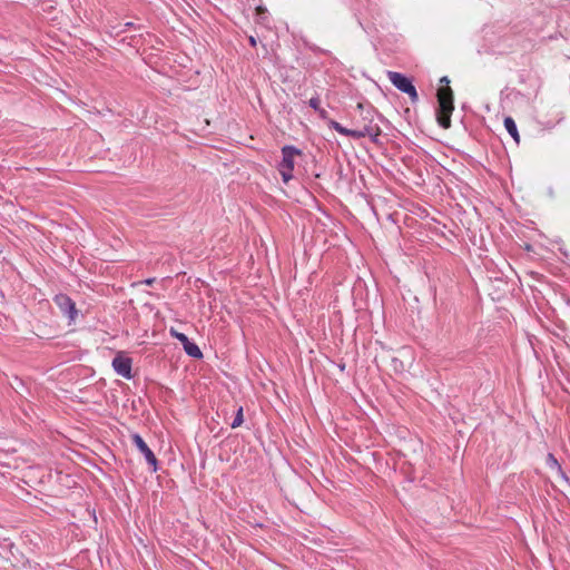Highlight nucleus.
Listing matches in <instances>:
<instances>
[{
	"instance_id": "1",
	"label": "nucleus",
	"mask_w": 570,
	"mask_h": 570,
	"mask_svg": "<svg viewBox=\"0 0 570 570\" xmlns=\"http://www.w3.org/2000/svg\"><path fill=\"white\" fill-rule=\"evenodd\" d=\"M357 109L362 110V116L364 120H367L368 124L364 125L361 128L348 129L343 127L340 122L333 119H328V127L337 131L338 134L351 137L353 139H361L364 137H368L373 142H379V137L382 134V130L379 124L374 122V117L376 116V111L372 107H365L362 102L357 104Z\"/></svg>"
},
{
	"instance_id": "8",
	"label": "nucleus",
	"mask_w": 570,
	"mask_h": 570,
	"mask_svg": "<svg viewBox=\"0 0 570 570\" xmlns=\"http://www.w3.org/2000/svg\"><path fill=\"white\" fill-rule=\"evenodd\" d=\"M547 465L552 469V470H556L558 472V474L564 479L566 481H568V476L566 474V472L562 470L561 465L559 464L558 460L556 459V456L552 454V453H549L547 455Z\"/></svg>"
},
{
	"instance_id": "17",
	"label": "nucleus",
	"mask_w": 570,
	"mask_h": 570,
	"mask_svg": "<svg viewBox=\"0 0 570 570\" xmlns=\"http://www.w3.org/2000/svg\"><path fill=\"white\" fill-rule=\"evenodd\" d=\"M248 42L252 47H256L257 46V40L254 36H249L248 37Z\"/></svg>"
},
{
	"instance_id": "16",
	"label": "nucleus",
	"mask_w": 570,
	"mask_h": 570,
	"mask_svg": "<svg viewBox=\"0 0 570 570\" xmlns=\"http://www.w3.org/2000/svg\"><path fill=\"white\" fill-rule=\"evenodd\" d=\"M360 117H361V119L356 121V122L358 124L357 128H361V127H363L364 125H367V124H368V121H367V120H364V119H363L362 110H360Z\"/></svg>"
},
{
	"instance_id": "2",
	"label": "nucleus",
	"mask_w": 570,
	"mask_h": 570,
	"mask_svg": "<svg viewBox=\"0 0 570 570\" xmlns=\"http://www.w3.org/2000/svg\"><path fill=\"white\" fill-rule=\"evenodd\" d=\"M441 87L436 91L438 108L435 111L438 124L448 129L451 127V115L454 110V95L449 86L450 79L443 76L440 79Z\"/></svg>"
},
{
	"instance_id": "13",
	"label": "nucleus",
	"mask_w": 570,
	"mask_h": 570,
	"mask_svg": "<svg viewBox=\"0 0 570 570\" xmlns=\"http://www.w3.org/2000/svg\"><path fill=\"white\" fill-rule=\"evenodd\" d=\"M406 95H409V97L413 104L419 101V95H417L416 88L414 86H412L411 89L409 91H406Z\"/></svg>"
},
{
	"instance_id": "12",
	"label": "nucleus",
	"mask_w": 570,
	"mask_h": 570,
	"mask_svg": "<svg viewBox=\"0 0 570 570\" xmlns=\"http://www.w3.org/2000/svg\"><path fill=\"white\" fill-rule=\"evenodd\" d=\"M170 333H171V335H173L175 338H177L181 344L187 343V341L189 340V338L187 337V335H185L184 333H179V332L175 331L174 328H171V330H170Z\"/></svg>"
},
{
	"instance_id": "14",
	"label": "nucleus",
	"mask_w": 570,
	"mask_h": 570,
	"mask_svg": "<svg viewBox=\"0 0 570 570\" xmlns=\"http://www.w3.org/2000/svg\"><path fill=\"white\" fill-rule=\"evenodd\" d=\"M321 101H320V98L318 97H312L309 100H308V106L311 108H313L314 110H318L321 108L320 106Z\"/></svg>"
},
{
	"instance_id": "7",
	"label": "nucleus",
	"mask_w": 570,
	"mask_h": 570,
	"mask_svg": "<svg viewBox=\"0 0 570 570\" xmlns=\"http://www.w3.org/2000/svg\"><path fill=\"white\" fill-rule=\"evenodd\" d=\"M387 78L396 89L404 94L414 86L412 80L401 72L387 71Z\"/></svg>"
},
{
	"instance_id": "6",
	"label": "nucleus",
	"mask_w": 570,
	"mask_h": 570,
	"mask_svg": "<svg viewBox=\"0 0 570 570\" xmlns=\"http://www.w3.org/2000/svg\"><path fill=\"white\" fill-rule=\"evenodd\" d=\"M132 443L137 446V449L140 451V453L145 456L147 463L153 466V471H157V458L155 456L154 452L149 449L147 443L144 441V439L139 434H132L131 436Z\"/></svg>"
},
{
	"instance_id": "9",
	"label": "nucleus",
	"mask_w": 570,
	"mask_h": 570,
	"mask_svg": "<svg viewBox=\"0 0 570 570\" xmlns=\"http://www.w3.org/2000/svg\"><path fill=\"white\" fill-rule=\"evenodd\" d=\"M504 127H505L507 131L511 135V137L514 139V141L517 144H519L520 136H519V131L517 128V124L512 117L504 118Z\"/></svg>"
},
{
	"instance_id": "15",
	"label": "nucleus",
	"mask_w": 570,
	"mask_h": 570,
	"mask_svg": "<svg viewBox=\"0 0 570 570\" xmlns=\"http://www.w3.org/2000/svg\"><path fill=\"white\" fill-rule=\"evenodd\" d=\"M320 115V117L324 120H328V114L325 109L323 108H320L318 110H316Z\"/></svg>"
},
{
	"instance_id": "3",
	"label": "nucleus",
	"mask_w": 570,
	"mask_h": 570,
	"mask_svg": "<svg viewBox=\"0 0 570 570\" xmlns=\"http://www.w3.org/2000/svg\"><path fill=\"white\" fill-rule=\"evenodd\" d=\"M302 155V150L292 145L282 148V161L278 164V171L284 183H288L293 178L294 158Z\"/></svg>"
},
{
	"instance_id": "20",
	"label": "nucleus",
	"mask_w": 570,
	"mask_h": 570,
	"mask_svg": "<svg viewBox=\"0 0 570 570\" xmlns=\"http://www.w3.org/2000/svg\"><path fill=\"white\" fill-rule=\"evenodd\" d=\"M132 26V22H127L126 23V27H131Z\"/></svg>"
},
{
	"instance_id": "11",
	"label": "nucleus",
	"mask_w": 570,
	"mask_h": 570,
	"mask_svg": "<svg viewBox=\"0 0 570 570\" xmlns=\"http://www.w3.org/2000/svg\"><path fill=\"white\" fill-rule=\"evenodd\" d=\"M244 422V417H243V407H239L236 412V415L230 424V428L232 429H236L238 426H240Z\"/></svg>"
},
{
	"instance_id": "18",
	"label": "nucleus",
	"mask_w": 570,
	"mask_h": 570,
	"mask_svg": "<svg viewBox=\"0 0 570 570\" xmlns=\"http://www.w3.org/2000/svg\"><path fill=\"white\" fill-rule=\"evenodd\" d=\"M156 278L151 277V278H147L145 281H142L141 283L146 284V285H153L155 283Z\"/></svg>"
},
{
	"instance_id": "19",
	"label": "nucleus",
	"mask_w": 570,
	"mask_h": 570,
	"mask_svg": "<svg viewBox=\"0 0 570 570\" xmlns=\"http://www.w3.org/2000/svg\"><path fill=\"white\" fill-rule=\"evenodd\" d=\"M257 13L261 14V13H264L266 12V9L262 8V7H257Z\"/></svg>"
},
{
	"instance_id": "4",
	"label": "nucleus",
	"mask_w": 570,
	"mask_h": 570,
	"mask_svg": "<svg viewBox=\"0 0 570 570\" xmlns=\"http://www.w3.org/2000/svg\"><path fill=\"white\" fill-rule=\"evenodd\" d=\"M55 304L59 307L60 312L69 320L75 322L78 316V309L75 302L67 294H57L53 297Z\"/></svg>"
},
{
	"instance_id": "10",
	"label": "nucleus",
	"mask_w": 570,
	"mask_h": 570,
	"mask_svg": "<svg viewBox=\"0 0 570 570\" xmlns=\"http://www.w3.org/2000/svg\"><path fill=\"white\" fill-rule=\"evenodd\" d=\"M183 346H184V351L186 352V354L188 356H191L194 358H202L203 357V353H202L200 348L194 342H190L188 340L187 343L183 344Z\"/></svg>"
},
{
	"instance_id": "5",
	"label": "nucleus",
	"mask_w": 570,
	"mask_h": 570,
	"mask_svg": "<svg viewBox=\"0 0 570 570\" xmlns=\"http://www.w3.org/2000/svg\"><path fill=\"white\" fill-rule=\"evenodd\" d=\"M131 365V358L124 356L121 353H118L112 360V367L115 372L127 380L132 377Z\"/></svg>"
}]
</instances>
